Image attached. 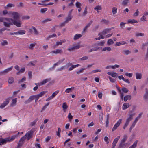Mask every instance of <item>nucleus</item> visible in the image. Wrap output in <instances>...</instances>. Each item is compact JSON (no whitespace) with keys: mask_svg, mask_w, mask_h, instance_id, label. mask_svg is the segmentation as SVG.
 Segmentation results:
<instances>
[{"mask_svg":"<svg viewBox=\"0 0 148 148\" xmlns=\"http://www.w3.org/2000/svg\"><path fill=\"white\" fill-rule=\"evenodd\" d=\"M17 136V135L12 136L10 137H8L5 139L2 138H0V143L3 144H5L7 142H10L13 141Z\"/></svg>","mask_w":148,"mask_h":148,"instance_id":"obj_1","label":"nucleus"},{"mask_svg":"<svg viewBox=\"0 0 148 148\" xmlns=\"http://www.w3.org/2000/svg\"><path fill=\"white\" fill-rule=\"evenodd\" d=\"M8 20L9 22H12V25H14L18 27H20L21 26V21L19 20H14L11 18H9Z\"/></svg>","mask_w":148,"mask_h":148,"instance_id":"obj_2","label":"nucleus"},{"mask_svg":"<svg viewBox=\"0 0 148 148\" xmlns=\"http://www.w3.org/2000/svg\"><path fill=\"white\" fill-rule=\"evenodd\" d=\"M8 14L11 15L14 19V20H17L19 19L20 17V14L15 12H10L8 13Z\"/></svg>","mask_w":148,"mask_h":148,"instance_id":"obj_3","label":"nucleus"},{"mask_svg":"<svg viewBox=\"0 0 148 148\" xmlns=\"http://www.w3.org/2000/svg\"><path fill=\"white\" fill-rule=\"evenodd\" d=\"M34 132V131L32 130L26 133L25 136L26 137L27 140H29L32 137Z\"/></svg>","mask_w":148,"mask_h":148,"instance_id":"obj_4","label":"nucleus"},{"mask_svg":"<svg viewBox=\"0 0 148 148\" xmlns=\"http://www.w3.org/2000/svg\"><path fill=\"white\" fill-rule=\"evenodd\" d=\"M122 121V119H120L117 121V123L114 125L112 129V132L114 131L117 129V127L120 125V124L121 123Z\"/></svg>","mask_w":148,"mask_h":148,"instance_id":"obj_5","label":"nucleus"},{"mask_svg":"<svg viewBox=\"0 0 148 148\" xmlns=\"http://www.w3.org/2000/svg\"><path fill=\"white\" fill-rule=\"evenodd\" d=\"M9 99L7 98L5 100V101H4L0 106V107L1 108H4L7 105L9 102Z\"/></svg>","mask_w":148,"mask_h":148,"instance_id":"obj_6","label":"nucleus"},{"mask_svg":"<svg viewBox=\"0 0 148 148\" xmlns=\"http://www.w3.org/2000/svg\"><path fill=\"white\" fill-rule=\"evenodd\" d=\"M80 46L79 45L74 46L73 47H70L68 48L67 49V50L69 51H71L75 49H78L80 48Z\"/></svg>","mask_w":148,"mask_h":148,"instance_id":"obj_7","label":"nucleus"},{"mask_svg":"<svg viewBox=\"0 0 148 148\" xmlns=\"http://www.w3.org/2000/svg\"><path fill=\"white\" fill-rule=\"evenodd\" d=\"M107 74L109 75H110L112 77L114 78H116L118 76V74L116 72H108Z\"/></svg>","mask_w":148,"mask_h":148,"instance_id":"obj_8","label":"nucleus"},{"mask_svg":"<svg viewBox=\"0 0 148 148\" xmlns=\"http://www.w3.org/2000/svg\"><path fill=\"white\" fill-rule=\"evenodd\" d=\"M51 79V78H47L44 79L42 81L40 82V85H43L46 83L47 82H48L50 81Z\"/></svg>","mask_w":148,"mask_h":148,"instance_id":"obj_9","label":"nucleus"},{"mask_svg":"<svg viewBox=\"0 0 148 148\" xmlns=\"http://www.w3.org/2000/svg\"><path fill=\"white\" fill-rule=\"evenodd\" d=\"M145 93L143 95V98L146 100H148V89L145 88Z\"/></svg>","mask_w":148,"mask_h":148,"instance_id":"obj_10","label":"nucleus"},{"mask_svg":"<svg viewBox=\"0 0 148 148\" xmlns=\"http://www.w3.org/2000/svg\"><path fill=\"white\" fill-rule=\"evenodd\" d=\"M120 138V136H118L117 137L114 139L112 143V145L115 147L116 146V144L117 143Z\"/></svg>","mask_w":148,"mask_h":148,"instance_id":"obj_11","label":"nucleus"},{"mask_svg":"<svg viewBox=\"0 0 148 148\" xmlns=\"http://www.w3.org/2000/svg\"><path fill=\"white\" fill-rule=\"evenodd\" d=\"M82 35L79 34H77L75 35L74 38L73 39L74 40H75L79 38L82 37Z\"/></svg>","mask_w":148,"mask_h":148,"instance_id":"obj_12","label":"nucleus"},{"mask_svg":"<svg viewBox=\"0 0 148 148\" xmlns=\"http://www.w3.org/2000/svg\"><path fill=\"white\" fill-rule=\"evenodd\" d=\"M75 89L74 87H72L71 88H69L66 89L65 90V92L67 93H69L72 92V91Z\"/></svg>","mask_w":148,"mask_h":148,"instance_id":"obj_13","label":"nucleus"},{"mask_svg":"<svg viewBox=\"0 0 148 148\" xmlns=\"http://www.w3.org/2000/svg\"><path fill=\"white\" fill-rule=\"evenodd\" d=\"M13 68V66H11L10 67L8 68L5 70H3V72L5 74L7 73L9 71H10L12 70Z\"/></svg>","mask_w":148,"mask_h":148,"instance_id":"obj_14","label":"nucleus"},{"mask_svg":"<svg viewBox=\"0 0 148 148\" xmlns=\"http://www.w3.org/2000/svg\"><path fill=\"white\" fill-rule=\"evenodd\" d=\"M135 114L134 113L130 114L129 117L127 119L126 121L129 123L130 121L132 120L133 116Z\"/></svg>","mask_w":148,"mask_h":148,"instance_id":"obj_15","label":"nucleus"},{"mask_svg":"<svg viewBox=\"0 0 148 148\" xmlns=\"http://www.w3.org/2000/svg\"><path fill=\"white\" fill-rule=\"evenodd\" d=\"M72 16L70 14H69L68 16L65 18V22L68 23L69 21H71L72 19Z\"/></svg>","mask_w":148,"mask_h":148,"instance_id":"obj_16","label":"nucleus"},{"mask_svg":"<svg viewBox=\"0 0 148 148\" xmlns=\"http://www.w3.org/2000/svg\"><path fill=\"white\" fill-rule=\"evenodd\" d=\"M130 106V104L129 103H124L122 106V109L124 110H125L128 108Z\"/></svg>","mask_w":148,"mask_h":148,"instance_id":"obj_17","label":"nucleus"},{"mask_svg":"<svg viewBox=\"0 0 148 148\" xmlns=\"http://www.w3.org/2000/svg\"><path fill=\"white\" fill-rule=\"evenodd\" d=\"M66 41L65 39L61 40L59 42H57L56 43V46H58L59 45H62L63 43H64Z\"/></svg>","mask_w":148,"mask_h":148,"instance_id":"obj_18","label":"nucleus"},{"mask_svg":"<svg viewBox=\"0 0 148 148\" xmlns=\"http://www.w3.org/2000/svg\"><path fill=\"white\" fill-rule=\"evenodd\" d=\"M131 97L130 95H127L124 97V100L125 101H126L127 100H131Z\"/></svg>","mask_w":148,"mask_h":148,"instance_id":"obj_19","label":"nucleus"},{"mask_svg":"<svg viewBox=\"0 0 148 148\" xmlns=\"http://www.w3.org/2000/svg\"><path fill=\"white\" fill-rule=\"evenodd\" d=\"M112 50V49L110 47H105L102 49V51H107V52H109Z\"/></svg>","mask_w":148,"mask_h":148,"instance_id":"obj_20","label":"nucleus"},{"mask_svg":"<svg viewBox=\"0 0 148 148\" xmlns=\"http://www.w3.org/2000/svg\"><path fill=\"white\" fill-rule=\"evenodd\" d=\"M79 66H80V65L79 64H77L76 65H73L69 68L68 70L69 71H70L73 70L74 68L78 67Z\"/></svg>","mask_w":148,"mask_h":148,"instance_id":"obj_21","label":"nucleus"},{"mask_svg":"<svg viewBox=\"0 0 148 148\" xmlns=\"http://www.w3.org/2000/svg\"><path fill=\"white\" fill-rule=\"evenodd\" d=\"M126 43V42L125 41H121L119 42H117L115 45V46H119L121 45H125Z\"/></svg>","mask_w":148,"mask_h":148,"instance_id":"obj_22","label":"nucleus"},{"mask_svg":"<svg viewBox=\"0 0 148 148\" xmlns=\"http://www.w3.org/2000/svg\"><path fill=\"white\" fill-rule=\"evenodd\" d=\"M16 102L17 99L16 98L12 99V103L11 104V106H14L16 104Z\"/></svg>","mask_w":148,"mask_h":148,"instance_id":"obj_23","label":"nucleus"},{"mask_svg":"<svg viewBox=\"0 0 148 148\" xmlns=\"http://www.w3.org/2000/svg\"><path fill=\"white\" fill-rule=\"evenodd\" d=\"M127 135H125L123 136V138L121 140V143H125L127 140Z\"/></svg>","mask_w":148,"mask_h":148,"instance_id":"obj_24","label":"nucleus"},{"mask_svg":"<svg viewBox=\"0 0 148 148\" xmlns=\"http://www.w3.org/2000/svg\"><path fill=\"white\" fill-rule=\"evenodd\" d=\"M3 24L4 26L6 27H9L10 25H12V22L9 23L5 22H3Z\"/></svg>","mask_w":148,"mask_h":148,"instance_id":"obj_25","label":"nucleus"},{"mask_svg":"<svg viewBox=\"0 0 148 148\" xmlns=\"http://www.w3.org/2000/svg\"><path fill=\"white\" fill-rule=\"evenodd\" d=\"M127 22L128 23L133 24L134 23H137L138 22L137 21L135 20L134 19H130Z\"/></svg>","mask_w":148,"mask_h":148,"instance_id":"obj_26","label":"nucleus"},{"mask_svg":"<svg viewBox=\"0 0 148 148\" xmlns=\"http://www.w3.org/2000/svg\"><path fill=\"white\" fill-rule=\"evenodd\" d=\"M68 107V106L66 102H64L63 103L62 105V108L64 112H65V111L67 108Z\"/></svg>","mask_w":148,"mask_h":148,"instance_id":"obj_27","label":"nucleus"},{"mask_svg":"<svg viewBox=\"0 0 148 148\" xmlns=\"http://www.w3.org/2000/svg\"><path fill=\"white\" fill-rule=\"evenodd\" d=\"M111 30V28H108L102 31V34H106L109 32Z\"/></svg>","mask_w":148,"mask_h":148,"instance_id":"obj_28","label":"nucleus"},{"mask_svg":"<svg viewBox=\"0 0 148 148\" xmlns=\"http://www.w3.org/2000/svg\"><path fill=\"white\" fill-rule=\"evenodd\" d=\"M136 76L137 79H140L142 78V74L140 73H136Z\"/></svg>","mask_w":148,"mask_h":148,"instance_id":"obj_29","label":"nucleus"},{"mask_svg":"<svg viewBox=\"0 0 148 148\" xmlns=\"http://www.w3.org/2000/svg\"><path fill=\"white\" fill-rule=\"evenodd\" d=\"M14 78L12 77H10L8 79V82L10 84H12L14 82Z\"/></svg>","mask_w":148,"mask_h":148,"instance_id":"obj_30","label":"nucleus"},{"mask_svg":"<svg viewBox=\"0 0 148 148\" xmlns=\"http://www.w3.org/2000/svg\"><path fill=\"white\" fill-rule=\"evenodd\" d=\"M126 146V143H120L118 148H125Z\"/></svg>","mask_w":148,"mask_h":148,"instance_id":"obj_31","label":"nucleus"},{"mask_svg":"<svg viewBox=\"0 0 148 148\" xmlns=\"http://www.w3.org/2000/svg\"><path fill=\"white\" fill-rule=\"evenodd\" d=\"M53 4H54V3H53L50 2L48 4H42V3H38V4L39 5H43L45 6H46L47 5H51Z\"/></svg>","mask_w":148,"mask_h":148,"instance_id":"obj_32","label":"nucleus"},{"mask_svg":"<svg viewBox=\"0 0 148 148\" xmlns=\"http://www.w3.org/2000/svg\"><path fill=\"white\" fill-rule=\"evenodd\" d=\"M148 46L147 50H148V42L145 43H143L142 45V49L143 50L145 49V46Z\"/></svg>","mask_w":148,"mask_h":148,"instance_id":"obj_33","label":"nucleus"},{"mask_svg":"<svg viewBox=\"0 0 148 148\" xmlns=\"http://www.w3.org/2000/svg\"><path fill=\"white\" fill-rule=\"evenodd\" d=\"M101 71V70H100L99 69H96L94 70H93L91 71L90 72L88 73V74H92L93 73L98 72H100Z\"/></svg>","mask_w":148,"mask_h":148,"instance_id":"obj_34","label":"nucleus"},{"mask_svg":"<svg viewBox=\"0 0 148 148\" xmlns=\"http://www.w3.org/2000/svg\"><path fill=\"white\" fill-rule=\"evenodd\" d=\"M109 115H108L107 116V119L106 121V127H107L108 126L109 124Z\"/></svg>","mask_w":148,"mask_h":148,"instance_id":"obj_35","label":"nucleus"},{"mask_svg":"<svg viewBox=\"0 0 148 148\" xmlns=\"http://www.w3.org/2000/svg\"><path fill=\"white\" fill-rule=\"evenodd\" d=\"M46 92H47V91H43L41 92L39 94L37 95H37L39 97H41L43 95H44L46 93Z\"/></svg>","mask_w":148,"mask_h":148,"instance_id":"obj_36","label":"nucleus"},{"mask_svg":"<svg viewBox=\"0 0 148 148\" xmlns=\"http://www.w3.org/2000/svg\"><path fill=\"white\" fill-rule=\"evenodd\" d=\"M54 37H57V36L55 34L49 35L48 37L46 39L47 40H49L50 38Z\"/></svg>","mask_w":148,"mask_h":148,"instance_id":"obj_37","label":"nucleus"},{"mask_svg":"<svg viewBox=\"0 0 148 148\" xmlns=\"http://www.w3.org/2000/svg\"><path fill=\"white\" fill-rule=\"evenodd\" d=\"M137 141H136L134 142L133 144L130 146L129 148H135L136 147L137 143Z\"/></svg>","mask_w":148,"mask_h":148,"instance_id":"obj_38","label":"nucleus"},{"mask_svg":"<svg viewBox=\"0 0 148 148\" xmlns=\"http://www.w3.org/2000/svg\"><path fill=\"white\" fill-rule=\"evenodd\" d=\"M9 18H4L3 17H0V22H4V21H6L8 22V19Z\"/></svg>","mask_w":148,"mask_h":148,"instance_id":"obj_39","label":"nucleus"},{"mask_svg":"<svg viewBox=\"0 0 148 148\" xmlns=\"http://www.w3.org/2000/svg\"><path fill=\"white\" fill-rule=\"evenodd\" d=\"M123 52L126 55H127L131 53V51L129 50H124L123 51Z\"/></svg>","mask_w":148,"mask_h":148,"instance_id":"obj_40","label":"nucleus"},{"mask_svg":"<svg viewBox=\"0 0 148 148\" xmlns=\"http://www.w3.org/2000/svg\"><path fill=\"white\" fill-rule=\"evenodd\" d=\"M18 31L19 35H23L25 34L26 32V31L25 30H20Z\"/></svg>","mask_w":148,"mask_h":148,"instance_id":"obj_41","label":"nucleus"},{"mask_svg":"<svg viewBox=\"0 0 148 148\" xmlns=\"http://www.w3.org/2000/svg\"><path fill=\"white\" fill-rule=\"evenodd\" d=\"M101 6L99 5L95 7L94 8V9L97 11V12L99 13V10H101Z\"/></svg>","mask_w":148,"mask_h":148,"instance_id":"obj_42","label":"nucleus"},{"mask_svg":"<svg viewBox=\"0 0 148 148\" xmlns=\"http://www.w3.org/2000/svg\"><path fill=\"white\" fill-rule=\"evenodd\" d=\"M61 132V129L59 127L58 128V131L56 132V135L59 137H60V133Z\"/></svg>","mask_w":148,"mask_h":148,"instance_id":"obj_43","label":"nucleus"},{"mask_svg":"<svg viewBox=\"0 0 148 148\" xmlns=\"http://www.w3.org/2000/svg\"><path fill=\"white\" fill-rule=\"evenodd\" d=\"M114 41L111 39H109L107 42V44L108 45L113 44L114 43Z\"/></svg>","mask_w":148,"mask_h":148,"instance_id":"obj_44","label":"nucleus"},{"mask_svg":"<svg viewBox=\"0 0 148 148\" xmlns=\"http://www.w3.org/2000/svg\"><path fill=\"white\" fill-rule=\"evenodd\" d=\"M8 44V42L6 40H2V42L1 43V45L2 46H4L5 45H7Z\"/></svg>","mask_w":148,"mask_h":148,"instance_id":"obj_45","label":"nucleus"},{"mask_svg":"<svg viewBox=\"0 0 148 148\" xmlns=\"http://www.w3.org/2000/svg\"><path fill=\"white\" fill-rule=\"evenodd\" d=\"M86 69V68H82L81 69L77 71L76 72V73L77 74H79L80 73H82L83 71V70Z\"/></svg>","mask_w":148,"mask_h":148,"instance_id":"obj_46","label":"nucleus"},{"mask_svg":"<svg viewBox=\"0 0 148 148\" xmlns=\"http://www.w3.org/2000/svg\"><path fill=\"white\" fill-rule=\"evenodd\" d=\"M36 45V43L31 44L30 45L29 48V49H33V47L35 46V45Z\"/></svg>","mask_w":148,"mask_h":148,"instance_id":"obj_47","label":"nucleus"},{"mask_svg":"<svg viewBox=\"0 0 148 148\" xmlns=\"http://www.w3.org/2000/svg\"><path fill=\"white\" fill-rule=\"evenodd\" d=\"M122 90L123 92L125 93H127L129 91V90L126 88L123 87L122 89Z\"/></svg>","mask_w":148,"mask_h":148,"instance_id":"obj_48","label":"nucleus"},{"mask_svg":"<svg viewBox=\"0 0 148 148\" xmlns=\"http://www.w3.org/2000/svg\"><path fill=\"white\" fill-rule=\"evenodd\" d=\"M144 35V34L143 33H136L135 34L136 36H143Z\"/></svg>","mask_w":148,"mask_h":148,"instance_id":"obj_49","label":"nucleus"},{"mask_svg":"<svg viewBox=\"0 0 148 148\" xmlns=\"http://www.w3.org/2000/svg\"><path fill=\"white\" fill-rule=\"evenodd\" d=\"M109 23V21L108 20H102V23L106 25H107Z\"/></svg>","mask_w":148,"mask_h":148,"instance_id":"obj_50","label":"nucleus"},{"mask_svg":"<svg viewBox=\"0 0 148 148\" xmlns=\"http://www.w3.org/2000/svg\"><path fill=\"white\" fill-rule=\"evenodd\" d=\"M129 0H124L122 2V5H126L128 3Z\"/></svg>","mask_w":148,"mask_h":148,"instance_id":"obj_51","label":"nucleus"},{"mask_svg":"<svg viewBox=\"0 0 148 148\" xmlns=\"http://www.w3.org/2000/svg\"><path fill=\"white\" fill-rule=\"evenodd\" d=\"M75 5L77 8H80L81 7L82 4L80 3L77 1Z\"/></svg>","mask_w":148,"mask_h":148,"instance_id":"obj_52","label":"nucleus"},{"mask_svg":"<svg viewBox=\"0 0 148 148\" xmlns=\"http://www.w3.org/2000/svg\"><path fill=\"white\" fill-rule=\"evenodd\" d=\"M59 90H57L55 92L52 93L51 96L54 98L56 95L59 92Z\"/></svg>","mask_w":148,"mask_h":148,"instance_id":"obj_53","label":"nucleus"},{"mask_svg":"<svg viewBox=\"0 0 148 148\" xmlns=\"http://www.w3.org/2000/svg\"><path fill=\"white\" fill-rule=\"evenodd\" d=\"M68 118L69 119V121H70L73 118V116L71 115V113H69L68 116Z\"/></svg>","mask_w":148,"mask_h":148,"instance_id":"obj_54","label":"nucleus"},{"mask_svg":"<svg viewBox=\"0 0 148 148\" xmlns=\"http://www.w3.org/2000/svg\"><path fill=\"white\" fill-rule=\"evenodd\" d=\"M117 8L115 7H113L112 9V12L113 14H114L117 12Z\"/></svg>","mask_w":148,"mask_h":148,"instance_id":"obj_55","label":"nucleus"},{"mask_svg":"<svg viewBox=\"0 0 148 148\" xmlns=\"http://www.w3.org/2000/svg\"><path fill=\"white\" fill-rule=\"evenodd\" d=\"M47 10V8H41L40 10V12L42 13H44Z\"/></svg>","mask_w":148,"mask_h":148,"instance_id":"obj_56","label":"nucleus"},{"mask_svg":"<svg viewBox=\"0 0 148 148\" xmlns=\"http://www.w3.org/2000/svg\"><path fill=\"white\" fill-rule=\"evenodd\" d=\"M125 75L127 76L131 77L132 76L133 74L132 73H128L127 72L125 73Z\"/></svg>","mask_w":148,"mask_h":148,"instance_id":"obj_57","label":"nucleus"},{"mask_svg":"<svg viewBox=\"0 0 148 148\" xmlns=\"http://www.w3.org/2000/svg\"><path fill=\"white\" fill-rule=\"evenodd\" d=\"M98 49H99V48L97 47H96L92 49H90L89 51V52H91L92 51H95L97 50Z\"/></svg>","mask_w":148,"mask_h":148,"instance_id":"obj_58","label":"nucleus"},{"mask_svg":"<svg viewBox=\"0 0 148 148\" xmlns=\"http://www.w3.org/2000/svg\"><path fill=\"white\" fill-rule=\"evenodd\" d=\"M32 29L34 30V34L36 35H38V31L36 29V28L34 27H32Z\"/></svg>","mask_w":148,"mask_h":148,"instance_id":"obj_59","label":"nucleus"},{"mask_svg":"<svg viewBox=\"0 0 148 148\" xmlns=\"http://www.w3.org/2000/svg\"><path fill=\"white\" fill-rule=\"evenodd\" d=\"M56 54L58 53H61L62 52V49H57L56 50Z\"/></svg>","mask_w":148,"mask_h":148,"instance_id":"obj_60","label":"nucleus"},{"mask_svg":"<svg viewBox=\"0 0 148 148\" xmlns=\"http://www.w3.org/2000/svg\"><path fill=\"white\" fill-rule=\"evenodd\" d=\"M113 34V33H112L110 34H108L105 37H104L102 36V39H104V38H106L108 37H109L111 36Z\"/></svg>","mask_w":148,"mask_h":148,"instance_id":"obj_61","label":"nucleus"},{"mask_svg":"<svg viewBox=\"0 0 148 148\" xmlns=\"http://www.w3.org/2000/svg\"><path fill=\"white\" fill-rule=\"evenodd\" d=\"M26 139V137L25 136V135L21 138L19 141L23 142Z\"/></svg>","mask_w":148,"mask_h":148,"instance_id":"obj_62","label":"nucleus"},{"mask_svg":"<svg viewBox=\"0 0 148 148\" xmlns=\"http://www.w3.org/2000/svg\"><path fill=\"white\" fill-rule=\"evenodd\" d=\"M104 140L105 142H107V144H108L109 143V139L107 137L105 136L104 137Z\"/></svg>","mask_w":148,"mask_h":148,"instance_id":"obj_63","label":"nucleus"},{"mask_svg":"<svg viewBox=\"0 0 148 148\" xmlns=\"http://www.w3.org/2000/svg\"><path fill=\"white\" fill-rule=\"evenodd\" d=\"M64 67L65 66H62L60 68H58L56 69V71H62L64 69Z\"/></svg>","mask_w":148,"mask_h":148,"instance_id":"obj_64","label":"nucleus"}]
</instances>
